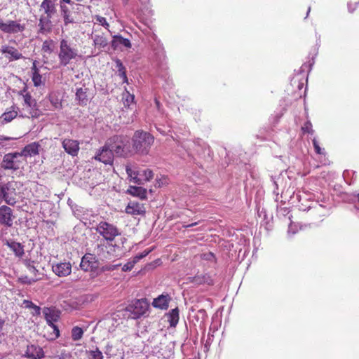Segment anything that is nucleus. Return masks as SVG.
<instances>
[{"instance_id":"obj_4","label":"nucleus","mask_w":359,"mask_h":359,"mask_svg":"<svg viewBox=\"0 0 359 359\" xmlns=\"http://www.w3.org/2000/svg\"><path fill=\"white\" fill-rule=\"evenodd\" d=\"M107 143L111 148L113 153L119 156H126L129 151L127 145L129 143V139L126 136L115 135L109 138Z\"/></svg>"},{"instance_id":"obj_60","label":"nucleus","mask_w":359,"mask_h":359,"mask_svg":"<svg viewBox=\"0 0 359 359\" xmlns=\"http://www.w3.org/2000/svg\"><path fill=\"white\" fill-rule=\"evenodd\" d=\"M357 207L359 208V194H358V204L357 205Z\"/></svg>"},{"instance_id":"obj_31","label":"nucleus","mask_w":359,"mask_h":359,"mask_svg":"<svg viewBox=\"0 0 359 359\" xmlns=\"http://www.w3.org/2000/svg\"><path fill=\"white\" fill-rule=\"evenodd\" d=\"M16 108L17 107H15V106H13L11 107V110L6 111L2 114L1 117L4 119V121H5L6 123L11 122L17 116L18 111H16Z\"/></svg>"},{"instance_id":"obj_40","label":"nucleus","mask_w":359,"mask_h":359,"mask_svg":"<svg viewBox=\"0 0 359 359\" xmlns=\"http://www.w3.org/2000/svg\"><path fill=\"white\" fill-rule=\"evenodd\" d=\"M34 262L31 261H26V266L29 270V271L33 274L35 277H36V273L38 272V270L35 268L34 266Z\"/></svg>"},{"instance_id":"obj_18","label":"nucleus","mask_w":359,"mask_h":359,"mask_svg":"<svg viewBox=\"0 0 359 359\" xmlns=\"http://www.w3.org/2000/svg\"><path fill=\"white\" fill-rule=\"evenodd\" d=\"M40 147L39 142H32L27 145L20 154H22V158L34 156L39 154Z\"/></svg>"},{"instance_id":"obj_30","label":"nucleus","mask_w":359,"mask_h":359,"mask_svg":"<svg viewBox=\"0 0 359 359\" xmlns=\"http://www.w3.org/2000/svg\"><path fill=\"white\" fill-rule=\"evenodd\" d=\"M168 321L171 327H175L179 321V309L175 308L172 309L167 315Z\"/></svg>"},{"instance_id":"obj_39","label":"nucleus","mask_w":359,"mask_h":359,"mask_svg":"<svg viewBox=\"0 0 359 359\" xmlns=\"http://www.w3.org/2000/svg\"><path fill=\"white\" fill-rule=\"evenodd\" d=\"M41 75L39 72H35L32 74V81L34 83V86H39L41 84Z\"/></svg>"},{"instance_id":"obj_48","label":"nucleus","mask_w":359,"mask_h":359,"mask_svg":"<svg viewBox=\"0 0 359 359\" xmlns=\"http://www.w3.org/2000/svg\"><path fill=\"white\" fill-rule=\"evenodd\" d=\"M32 309L33 310V312H32L33 316H39L41 314V309L39 306H36V304H34Z\"/></svg>"},{"instance_id":"obj_54","label":"nucleus","mask_w":359,"mask_h":359,"mask_svg":"<svg viewBox=\"0 0 359 359\" xmlns=\"http://www.w3.org/2000/svg\"><path fill=\"white\" fill-rule=\"evenodd\" d=\"M32 74L35 73V72H39V69H38V68L36 66V62L35 61L33 62V66L32 67Z\"/></svg>"},{"instance_id":"obj_25","label":"nucleus","mask_w":359,"mask_h":359,"mask_svg":"<svg viewBox=\"0 0 359 359\" xmlns=\"http://www.w3.org/2000/svg\"><path fill=\"white\" fill-rule=\"evenodd\" d=\"M191 282L195 284L201 285V284H207L208 285H213V280L211 276L208 274H202V275H196L192 278H190Z\"/></svg>"},{"instance_id":"obj_16","label":"nucleus","mask_w":359,"mask_h":359,"mask_svg":"<svg viewBox=\"0 0 359 359\" xmlns=\"http://www.w3.org/2000/svg\"><path fill=\"white\" fill-rule=\"evenodd\" d=\"M1 52L5 54V57L9 61L18 60L23 57L21 53L18 49L10 46H3L1 48Z\"/></svg>"},{"instance_id":"obj_61","label":"nucleus","mask_w":359,"mask_h":359,"mask_svg":"<svg viewBox=\"0 0 359 359\" xmlns=\"http://www.w3.org/2000/svg\"><path fill=\"white\" fill-rule=\"evenodd\" d=\"M348 10H349L350 13H352L353 11V10H351L350 8H348Z\"/></svg>"},{"instance_id":"obj_35","label":"nucleus","mask_w":359,"mask_h":359,"mask_svg":"<svg viewBox=\"0 0 359 359\" xmlns=\"http://www.w3.org/2000/svg\"><path fill=\"white\" fill-rule=\"evenodd\" d=\"M86 353L91 356L92 359L104 358L102 351L97 347H95L94 349L87 351Z\"/></svg>"},{"instance_id":"obj_23","label":"nucleus","mask_w":359,"mask_h":359,"mask_svg":"<svg viewBox=\"0 0 359 359\" xmlns=\"http://www.w3.org/2000/svg\"><path fill=\"white\" fill-rule=\"evenodd\" d=\"M121 46H124L126 48H130L131 43L128 39H125L122 37L121 35H114L113 36V39L111 41V47L114 50H116L121 48Z\"/></svg>"},{"instance_id":"obj_8","label":"nucleus","mask_w":359,"mask_h":359,"mask_svg":"<svg viewBox=\"0 0 359 359\" xmlns=\"http://www.w3.org/2000/svg\"><path fill=\"white\" fill-rule=\"evenodd\" d=\"M0 194L8 205H14L16 203V191L12 183H0Z\"/></svg>"},{"instance_id":"obj_19","label":"nucleus","mask_w":359,"mask_h":359,"mask_svg":"<svg viewBox=\"0 0 359 359\" xmlns=\"http://www.w3.org/2000/svg\"><path fill=\"white\" fill-rule=\"evenodd\" d=\"M52 17L41 15L39 20V32L41 34H46L50 32L53 27L50 19Z\"/></svg>"},{"instance_id":"obj_47","label":"nucleus","mask_w":359,"mask_h":359,"mask_svg":"<svg viewBox=\"0 0 359 359\" xmlns=\"http://www.w3.org/2000/svg\"><path fill=\"white\" fill-rule=\"evenodd\" d=\"M313 144L316 152L318 154H321L323 153L322 149L320 147L317 140L315 138L313 140Z\"/></svg>"},{"instance_id":"obj_20","label":"nucleus","mask_w":359,"mask_h":359,"mask_svg":"<svg viewBox=\"0 0 359 359\" xmlns=\"http://www.w3.org/2000/svg\"><path fill=\"white\" fill-rule=\"evenodd\" d=\"M170 300V297L168 294H162L159 295L158 297L154 299L152 305L155 308L161 309H167L168 308Z\"/></svg>"},{"instance_id":"obj_55","label":"nucleus","mask_w":359,"mask_h":359,"mask_svg":"<svg viewBox=\"0 0 359 359\" xmlns=\"http://www.w3.org/2000/svg\"><path fill=\"white\" fill-rule=\"evenodd\" d=\"M197 224H198L197 222H194V223H191L190 224L184 225L183 226L185 227V228H189V227H192V226H196Z\"/></svg>"},{"instance_id":"obj_7","label":"nucleus","mask_w":359,"mask_h":359,"mask_svg":"<svg viewBox=\"0 0 359 359\" xmlns=\"http://www.w3.org/2000/svg\"><path fill=\"white\" fill-rule=\"evenodd\" d=\"M43 314L46 320L47 324L53 330L55 337L60 336V330L57 325L54 324L60 318V311L55 307H44L43 309Z\"/></svg>"},{"instance_id":"obj_49","label":"nucleus","mask_w":359,"mask_h":359,"mask_svg":"<svg viewBox=\"0 0 359 359\" xmlns=\"http://www.w3.org/2000/svg\"><path fill=\"white\" fill-rule=\"evenodd\" d=\"M23 305L25 306V308L32 309L33 308L34 304L32 301L25 299L23 301Z\"/></svg>"},{"instance_id":"obj_44","label":"nucleus","mask_w":359,"mask_h":359,"mask_svg":"<svg viewBox=\"0 0 359 359\" xmlns=\"http://www.w3.org/2000/svg\"><path fill=\"white\" fill-rule=\"evenodd\" d=\"M134 98L135 96L133 95H131L128 92H127V95L124 101V105L129 106L130 103L133 102Z\"/></svg>"},{"instance_id":"obj_36","label":"nucleus","mask_w":359,"mask_h":359,"mask_svg":"<svg viewBox=\"0 0 359 359\" xmlns=\"http://www.w3.org/2000/svg\"><path fill=\"white\" fill-rule=\"evenodd\" d=\"M42 51L46 53H51L53 51V41L46 40L43 42Z\"/></svg>"},{"instance_id":"obj_42","label":"nucleus","mask_w":359,"mask_h":359,"mask_svg":"<svg viewBox=\"0 0 359 359\" xmlns=\"http://www.w3.org/2000/svg\"><path fill=\"white\" fill-rule=\"evenodd\" d=\"M136 262H135V260L133 259L132 262H129L127 264H124L122 267V270L123 271H130L132 270Z\"/></svg>"},{"instance_id":"obj_17","label":"nucleus","mask_w":359,"mask_h":359,"mask_svg":"<svg viewBox=\"0 0 359 359\" xmlns=\"http://www.w3.org/2000/svg\"><path fill=\"white\" fill-rule=\"evenodd\" d=\"M126 212L132 215H142L145 213L146 210L143 204L136 201H130L126 206Z\"/></svg>"},{"instance_id":"obj_22","label":"nucleus","mask_w":359,"mask_h":359,"mask_svg":"<svg viewBox=\"0 0 359 359\" xmlns=\"http://www.w3.org/2000/svg\"><path fill=\"white\" fill-rule=\"evenodd\" d=\"M95 252L102 261H107L111 259L112 255L109 252V248L104 245H97L95 248Z\"/></svg>"},{"instance_id":"obj_13","label":"nucleus","mask_w":359,"mask_h":359,"mask_svg":"<svg viewBox=\"0 0 359 359\" xmlns=\"http://www.w3.org/2000/svg\"><path fill=\"white\" fill-rule=\"evenodd\" d=\"M13 210L6 205L0 207V224L11 227L13 225Z\"/></svg>"},{"instance_id":"obj_11","label":"nucleus","mask_w":359,"mask_h":359,"mask_svg":"<svg viewBox=\"0 0 359 359\" xmlns=\"http://www.w3.org/2000/svg\"><path fill=\"white\" fill-rule=\"evenodd\" d=\"M95 158L104 164H111L114 160V153L106 142L105 144L100 149Z\"/></svg>"},{"instance_id":"obj_46","label":"nucleus","mask_w":359,"mask_h":359,"mask_svg":"<svg viewBox=\"0 0 359 359\" xmlns=\"http://www.w3.org/2000/svg\"><path fill=\"white\" fill-rule=\"evenodd\" d=\"M115 62L116 67L118 69V73L126 70L125 67L123 66L122 62L119 59H116Z\"/></svg>"},{"instance_id":"obj_37","label":"nucleus","mask_w":359,"mask_h":359,"mask_svg":"<svg viewBox=\"0 0 359 359\" xmlns=\"http://www.w3.org/2000/svg\"><path fill=\"white\" fill-rule=\"evenodd\" d=\"M25 104L30 109H34L36 106L35 100L32 99L29 93H27L23 96Z\"/></svg>"},{"instance_id":"obj_6","label":"nucleus","mask_w":359,"mask_h":359,"mask_svg":"<svg viewBox=\"0 0 359 359\" xmlns=\"http://www.w3.org/2000/svg\"><path fill=\"white\" fill-rule=\"evenodd\" d=\"M95 230L107 241L111 242L117 236L120 235L119 230L116 226L105 221L99 222Z\"/></svg>"},{"instance_id":"obj_26","label":"nucleus","mask_w":359,"mask_h":359,"mask_svg":"<svg viewBox=\"0 0 359 359\" xmlns=\"http://www.w3.org/2000/svg\"><path fill=\"white\" fill-rule=\"evenodd\" d=\"M126 171L130 182L137 184H142V179L140 177V170H133L130 165H126Z\"/></svg>"},{"instance_id":"obj_56","label":"nucleus","mask_w":359,"mask_h":359,"mask_svg":"<svg viewBox=\"0 0 359 359\" xmlns=\"http://www.w3.org/2000/svg\"><path fill=\"white\" fill-rule=\"evenodd\" d=\"M213 257V254L212 253H209V254H205L204 255V257L206 259H209L210 257Z\"/></svg>"},{"instance_id":"obj_32","label":"nucleus","mask_w":359,"mask_h":359,"mask_svg":"<svg viewBox=\"0 0 359 359\" xmlns=\"http://www.w3.org/2000/svg\"><path fill=\"white\" fill-rule=\"evenodd\" d=\"M93 41L96 46L102 48L105 47L108 43L107 39L104 36L97 34L93 36Z\"/></svg>"},{"instance_id":"obj_33","label":"nucleus","mask_w":359,"mask_h":359,"mask_svg":"<svg viewBox=\"0 0 359 359\" xmlns=\"http://www.w3.org/2000/svg\"><path fill=\"white\" fill-rule=\"evenodd\" d=\"M140 177L142 179V184L144 182H147L151 180L154 177V173L150 169H145L142 170H140Z\"/></svg>"},{"instance_id":"obj_59","label":"nucleus","mask_w":359,"mask_h":359,"mask_svg":"<svg viewBox=\"0 0 359 359\" xmlns=\"http://www.w3.org/2000/svg\"><path fill=\"white\" fill-rule=\"evenodd\" d=\"M310 11H311V8L309 7L308 9V11H307L306 17L309 15Z\"/></svg>"},{"instance_id":"obj_9","label":"nucleus","mask_w":359,"mask_h":359,"mask_svg":"<svg viewBox=\"0 0 359 359\" xmlns=\"http://www.w3.org/2000/svg\"><path fill=\"white\" fill-rule=\"evenodd\" d=\"M98 262L96 257L90 253L86 254L81 259L80 267L86 272L95 271L98 268Z\"/></svg>"},{"instance_id":"obj_53","label":"nucleus","mask_w":359,"mask_h":359,"mask_svg":"<svg viewBox=\"0 0 359 359\" xmlns=\"http://www.w3.org/2000/svg\"><path fill=\"white\" fill-rule=\"evenodd\" d=\"M62 2H65V3H67L68 4H70L71 6H79V4H74V2H73L72 0H61Z\"/></svg>"},{"instance_id":"obj_21","label":"nucleus","mask_w":359,"mask_h":359,"mask_svg":"<svg viewBox=\"0 0 359 359\" xmlns=\"http://www.w3.org/2000/svg\"><path fill=\"white\" fill-rule=\"evenodd\" d=\"M60 11L61 15L63 18L64 25L65 27H67L69 24L75 22V20L74 16L72 15L71 10L67 6L62 4V2L60 4Z\"/></svg>"},{"instance_id":"obj_51","label":"nucleus","mask_w":359,"mask_h":359,"mask_svg":"<svg viewBox=\"0 0 359 359\" xmlns=\"http://www.w3.org/2000/svg\"><path fill=\"white\" fill-rule=\"evenodd\" d=\"M118 265H106L102 267L103 271H112L114 270Z\"/></svg>"},{"instance_id":"obj_10","label":"nucleus","mask_w":359,"mask_h":359,"mask_svg":"<svg viewBox=\"0 0 359 359\" xmlns=\"http://www.w3.org/2000/svg\"><path fill=\"white\" fill-rule=\"evenodd\" d=\"M25 25H21L14 20H8L6 22H0V29L4 33L16 34L25 30Z\"/></svg>"},{"instance_id":"obj_27","label":"nucleus","mask_w":359,"mask_h":359,"mask_svg":"<svg viewBox=\"0 0 359 359\" xmlns=\"http://www.w3.org/2000/svg\"><path fill=\"white\" fill-rule=\"evenodd\" d=\"M127 193L140 199H145L147 198V189L142 187L130 186Z\"/></svg>"},{"instance_id":"obj_2","label":"nucleus","mask_w":359,"mask_h":359,"mask_svg":"<svg viewBox=\"0 0 359 359\" xmlns=\"http://www.w3.org/2000/svg\"><path fill=\"white\" fill-rule=\"evenodd\" d=\"M154 141V137L149 133L137 130L133 137V148L139 154H147Z\"/></svg>"},{"instance_id":"obj_14","label":"nucleus","mask_w":359,"mask_h":359,"mask_svg":"<svg viewBox=\"0 0 359 359\" xmlns=\"http://www.w3.org/2000/svg\"><path fill=\"white\" fill-rule=\"evenodd\" d=\"M52 271L59 277H65L72 272V265L69 262H60L52 265Z\"/></svg>"},{"instance_id":"obj_43","label":"nucleus","mask_w":359,"mask_h":359,"mask_svg":"<svg viewBox=\"0 0 359 359\" xmlns=\"http://www.w3.org/2000/svg\"><path fill=\"white\" fill-rule=\"evenodd\" d=\"M302 130L304 133H313V130L312 129V124L310 121H307L302 127Z\"/></svg>"},{"instance_id":"obj_28","label":"nucleus","mask_w":359,"mask_h":359,"mask_svg":"<svg viewBox=\"0 0 359 359\" xmlns=\"http://www.w3.org/2000/svg\"><path fill=\"white\" fill-rule=\"evenodd\" d=\"M6 245L14 252L16 257H22L24 255V246L21 243L15 241H8Z\"/></svg>"},{"instance_id":"obj_29","label":"nucleus","mask_w":359,"mask_h":359,"mask_svg":"<svg viewBox=\"0 0 359 359\" xmlns=\"http://www.w3.org/2000/svg\"><path fill=\"white\" fill-rule=\"evenodd\" d=\"M87 90L88 89L86 88H79L76 89V98L81 105H86L88 102Z\"/></svg>"},{"instance_id":"obj_15","label":"nucleus","mask_w":359,"mask_h":359,"mask_svg":"<svg viewBox=\"0 0 359 359\" xmlns=\"http://www.w3.org/2000/svg\"><path fill=\"white\" fill-rule=\"evenodd\" d=\"M24 356L29 359H41L44 358V352L39 346L28 345Z\"/></svg>"},{"instance_id":"obj_50","label":"nucleus","mask_w":359,"mask_h":359,"mask_svg":"<svg viewBox=\"0 0 359 359\" xmlns=\"http://www.w3.org/2000/svg\"><path fill=\"white\" fill-rule=\"evenodd\" d=\"M118 75L123 79L124 83H128V78L126 76V71L120 72L118 73Z\"/></svg>"},{"instance_id":"obj_1","label":"nucleus","mask_w":359,"mask_h":359,"mask_svg":"<svg viewBox=\"0 0 359 359\" xmlns=\"http://www.w3.org/2000/svg\"><path fill=\"white\" fill-rule=\"evenodd\" d=\"M148 308L149 304L146 299H136L126 307L118 310V313H120L118 316H122L124 318L137 319L146 313Z\"/></svg>"},{"instance_id":"obj_24","label":"nucleus","mask_w":359,"mask_h":359,"mask_svg":"<svg viewBox=\"0 0 359 359\" xmlns=\"http://www.w3.org/2000/svg\"><path fill=\"white\" fill-rule=\"evenodd\" d=\"M40 7L43 10L46 16L53 17L56 13V7L53 0H43Z\"/></svg>"},{"instance_id":"obj_34","label":"nucleus","mask_w":359,"mask_h":359,"mask_svg":"<svg viewBox=\"0 0 359 359\" xmlns=\"http://www.w3.org/2000/svg\"><path fill=\"white\" fill-rule=\"evenodd\" d=\"M83 335V330L82 328L75 326L72 330V339L73 341L80 340Z\"/></svg>"},{"instance_id":"obj_38","label":"nucleus","mask_w":359,"mask_h":359,"mask_svg":"<svg viewBox=\"0 0 359 359\" xmlns=\"http://www.w3.org/2000/svg\"><path fill=\"white\" fill-rule=\"evenodd\" d=\"M95 19L96 20V21L100 24L102 26H103L104 28L109 29V23L107 22V20L105 18L102 17V16H100V15H95Z\"/></svg>"},{"instance_id":"obj_5","label":"nucleus","mask_w":359,"mask_h":359,"mask_svg":"<svg viewBox=\"0 0 359 359\" xmlns=\"http://www.w3.org/2000/svg\"><path fill=\"white\" fill-rule=\"evenodd\" d=\"M26 162L25 158H22L20 153L7 154L4 156L1 167L5 170H17L22 167Z\"/></svg>"},{"instance_id":"obj_57","label":"nucleus","mask_w":359,"mask_h":359,"mask_svg":"<svg viewBox=\"0 0 359 359\" xmlns=\"http://www.w3.org/2000/svg\"><path fill=\"white\" fill-rule=\"evenodd\" d=\"M321 208H322V205H317L316 207L314 208V210H318V209H320Z\"/></svg>"},{"instance_id":"obj_12","label":"nucleus","mask_w":359,"mask_h":359,"mask_svg":"<svg viewBox=\"0 0 359 359\" xmlns=\"http://www.w3.org/2000/svg\"><path fill=\"white\" fill-rule=\"evenodd\" d=\"M64 150L69 155L76 156L79 151V142L77 140L65 138L62 141Z\"/></svg>"},{"instance_id":"obj_45","label":"nucleus","mask_w":359,"mask_h":359,"mask_svg":"<svg viewBox=\"0 0 359 359\" xmlns=\"http://www.w3.org/2000/svg\"><path fill=\"white\" fill-rule=\"evenodd\" d=\"M19 280L22 283L32 284L33 282H35L36 280H37L38 278H36L34 279V278L29 279L27 276H25V277L20 278Z\"/></svg>"},{"instance_id":"obj_3","label":"nucleus","mask_w":359,"mask_h":359,"mask_svg":"<svg viewBox=\"0 0 359 359\" xmlns=\"http://www.w3.org/2000/svg\"><path fill=\"white\" fill-rule=\"evenodd\" d=\"M78 56V50L72 47L70 43L66 39H61L60 41V51L58 58L60 65L62 67L67 66L72 60H74Z\"/></svg>"},{"instance_id":"obj_52","label":"nucleus","mask_w":359,"mask_h":359,"mask_svg":"<svg viewBox=\"0 0 359 359\" xmlns=\"http://www.w3.org/2000/svg\"><path fill=\"white\" fill-rule=\"evenodd\" d=\"M11 140H13V138L4 135H0V144H3L4 141H8Z\"/></svg>"},{"instance_id":"obj_41","label":"nucleus","mask_w":359,"mask_h":359,"mask_svg":"<svg viewBox=\"0 0 359 359\" xmlns=\"http://www.w3.org/2000/svg\"><path fill=\"white\" fill-rule=\"evenodd\" d=\"M150 252H151V250H145L142 252L135 256L133 258L135 260V262H136V263L138 262L140 259H142V258H144L147 255H148Z\"/></svg>"},{"instance_id":"obj_58","label":"nucleus","mask_w":359,"mask_h":359,"mask_svg":"<svg viewBox=\"0 0 359 359\" xmlns=\"http://www.w3.org/2000/svg\"><path fill=\"white\" fill-rule=\"evenodd\" d=\"M126 241V238H121V243H122V244H123Z\"/></svg>"}]
</instances>
